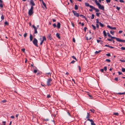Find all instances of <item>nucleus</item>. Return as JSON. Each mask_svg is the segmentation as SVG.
<instances>
[{"instance_id": "f257e3e1", "label": "nucleus", "mask_w": 125, "mask_h": 125, "mask_svg": "<svg viewBox=\"0 0 125 125\" xmlns=\"http://www.w3.org/2000/svg\"><path fill=\"white\" fill-rule=\"evenodd\" d=\"M33 7L31 6L30 9L28 11V14L29 15H31L33 13Z\"/></svg>"}, {"instance_id": "f03ea898", "label": "nucleus", "mask_w": 125, "mask_h": 125, "mask_svg": "<svg viewBox=\"0 0 125 125\" xmlns=\"http://www.w3.org/2000/svg\"><path fill=\"white\" fill-rule=\"evenodd\" d=\"M34 45L36 47H38V40L35 38H34L33 40L32 41Z\"/></svg>"}, {"instance_id": "7ed1b4c3", "label": "nucleus", "mask_w": 125, "mask_h": 125, "mask_svg": "<svg viewBox=\"0 0 125 125\" xmlns=\"http://www.w3.org/2000/svg\"><path fill=\"white\" fill-rule=\"evenodd\" d=\"M52 81V80L50 78L48 79L47 81V85L49 86L51 85V83Z\"/></svg>"}, {"instance_id": "20e7f679", "label": "nucleus", "mask_w": 125, "mask_h": 125, "mask_svg": "<svg viewBox=\"0 0 125 125\" xmlns=\"http://www.w3.org/2000/svg\"><path fill=\"white\" fill-rule=\"evenodd\" d=\"M72 11L74 15L76 16V17H79V14L78 13H77L76 11L74 10H73Z\"/></svg>"}, {"instance_id": "39448f33", "label": "nucleus", "mask_w": 125, "mask_h": 125, "mask_svg": "<svg viewBox=\"0 0 125 125\" xmlns=\"http://www.w3.org/2000/svg\"><path fill=\"white\" fill-rule=\"evenodd\" d=\"M32 26L34 29V33L35 34L37 33V31L36 27L34 25H33Z\"/></svg>"}, {"instance_id": "423d86ee", "label": "nucleus", "mask_w": 125, "mask_h": 125, "mask_svg": "<svg viewBox=\"0 0 125 125\" xmlns=\"http://www.w3.org/2000/svg\"><path fill=\"white\" fill-rule=\"evenodd\" d=\"M99 8L103 10H104V6H102L100 4L98 6Z\"/></svg>"}, {"instance_id": "0eeeda50", "label": "nucleus", "mask_w": 125, "mask_h": 125, "mask_svg": "<svg viewBox=\"0 0 125 125\" xmlns=\"http://www.w3.org/2000/svg\"><path fill=\"white\" fill-rule=\"evenodd\" d=\"M91 7H92V9L95 10L96 12H98L99 11V10L98 9L96 8L93 6Z\"/></svg>"}, {"instance_id": "6e6552de", "label": "nucleus", "mask_w": 125, "mask_h": 125, "mask_svg": "<svg viewBox=\"0 0 125 125\" xmlns=\"http://www.w3.org/2000/svg\"><path fill=\"white\" fill-rule=\"evenodd\" d=\"M85 5L87 7H90L91 9H92V7H91L93 6L91 5H89V3L88 2H85Z\"/></svg>"}, {"instance_id": "1a4fd4ad", "label": "nucleus", "mask_w": 125, "mask_h": 125, "mask_svg": "<svg viewBox=\"0 0 125 125\" xmlns=\"http://www.w3.org/2000/svg\"><path fill=\"white\" fill-rule=\"evenodd\" d=\"M30 3L32 5L31 6H35V4L34 3V1L33 0H31L30 1Z\"/></svg>"}, {"instance_id": "9d476101", "label": "nucleus", "mask_w": 125, "mask_h": 125, "mask_svg": "<svg viewBox=\"0 0 125 125\" xmlns=\"http://www.w3.org/2000/svg\"><path fill=\"white\" fill-rule=\"evenodd\" d=\"M107 27L113 30H116V28L115 27H112L110 26L109 25H108L107 26Z\"/></svg>"}, {"instance_id": "9b49d317", "label": "nucleus", "mask_w": 125, "mask_h": 125, "mask_svg": "<svg viewBox=\"0 0 125 125\" xmlns=\"http://www.w3.org/2000/svg\"><path fill=\"white\" fill-rule=\"evenodd\" d=\"M88 121H90L91 122V125H95V124L94 123V121H93L92 119H89Z\"/></svg>"}, {"instance_id": "f8f14e48", "label": "nucleus", "mask_w": 125, "mask_h": 125, "mask_svg": "<svg viewBox=\"0 0 125 125\" xmlns=\"http://www.w3.org/2000/svg\"><path fill=\"white\" fill-rule=\"evenodd\" d=\"M116 40L117 41L119 42H123V40H122L120 39V38H116Z\"/></svg>"}, {"instance_id": "ddd939ff", "label": "nucleus", "mask_w": 125, "mask_h": 125, "mask_svg": "<svg viewBox=\"0 0 125 125\" xmlns=\"http://www.w3.org/2000/svg\"><path fill=\"white\" fill-rule=\"evenodd\" d=\"M90 114L89 113H87V115L86 117V118L87 119V120L88 121L89 119H90L89 118H90Z\"/></svg>"}, {"instance_id": "4468645a", "label": "nucleus", "mask_w": 125, "mask_h": 125, "mask_svg": "<svg viewBox=\"0 0 125 125\" xmlns=\"http://www.w3.org/2000/svg\"><path fill=\"white\" fill-rule=\"evenodd\" d=\"M0 7L1 8L3 7V5L2 4L3 1L1 0H0Z\"/></svg>"}, {"instance_id": "2eb2a0df", "label": "nucleus", "mask_w": 125, "mask_h": 125, "mask_svg": "<svg viewBox=\"0 0 125 125\" xmlns=\"http://www.w3.org/2000/svg\"><path fill=\"white\" fill-rule=\"evenodd\" d=\"M61 26V24L60 22H58L57 25V27L58 29L60 28Z\"/></svg>"}, {"instance_id": "dca6fc26", "label": "nucleus", "mask_w": 125, "mask_h": 125, "mask_svg": "<svg viewBox=\"0 0 125 125\" xmlns=\"http://www.w3.org/2000/svg\"><path fill=\"white\" fill-rule=\"evenodd\" d=\"M30 38L31 41H32L33 37L31 34H30Z\"/></svg>"}, {"instance_id": "f3484780", "label": "nucleus", "mask_w": 125, "mask_h": 125, "mask_svg": "<svg viewBox=\"0 0 125 125\" xmlns=\"http://www.w3.org/2000/svg\"><path fill=\"white\" fill-rule=\"evenodd\" d=\"M95 2L96 3V5L98 6L100 4L98 2V1L97 0H95Z\"/></svg>"}, {"instance_id": "a211bd4d", "label": "nucleus", "mask_w": 125, "mask_h": 125, "mask_svg": "<svg viewBox=\"0 0 125 125\" xmlns=\"http://www.w3.org/2000/svg\"><path fill=\"white\" fill-rule=\"evenodd\" d=\"M103 34L105 37L107 35L106 32L105 30L104 31H103Z\"/></svg>"}, {"instance_id": "6ab92c4d", "label": "nucleus", "mask_w": 125, "mask_h": 125, "mask_svg": "<svg viewBox=\"0 0 125 125\" xmlns=\"http://www.w3.org/2000/svg\"><path fill=\"white\" fill-rule=\"evenodd\" d=\"M74 9L76 10H77L78 9V6H77V5L75 4V7H74Z\"/></svg>"}, {"instance_id": "aec40b11", "label": "nucleus", "mask_w": 125, "mask_h": 125, "mask_svg": "<svg viewBox=\"0 0 125 125\" xmlns=\"http://www.w3.org/2000/svg\"><path fill=\"white\" fill-rule=\"evenodd\" d=\"M42 3L43 5L44 6L46 9L47 7H46V5L45 3L43 1V2Z\"/></svg>"}, {"instance_id": "412c9836", "label": "nucleus", "mask_w": 125, "mask_h": 125, "mask_svg": "<svg viewBox=\"0 0 125 125\" xmlns=\"http://www.w3.org/2000/svg\"><path fill=\"white\" fill-rule=\"evenodd\" d=\"M46 38L45 36H43L42 38V40L43 42H44V41H46Z\"/></svg>"}, {"instance_id": "4be33fe9", "label": "nucleus", "mask_w": 125, "mask_h": 125, "mask_svg": "<svg viewBox=\"0 0 125 125\" xmlns=\"http://www.w3.org/2000/svg\"><path fill=\"white\" fill-rule=\"evenodd\" d=\"M56 36L59 39L60 38V34L59 33H57L56 34Z\"/></svg>"}, {"instance_id": "5701e85b", "label": "nucleus", "mask_w": 125, "mask_h": 125, "mask_svg": "<svg viewBox=\"0 0 125 125\" xmlns=\"http://www.w3.org/2000/svg\"><path fill=\"white\" fill-rule=\"evenodd\" d=\"M99 25L100 26L102 27H104V25L103 24L101 23V22H100L99 23Z\"/></svg>"}, {"instance_id": "b1692460", "label": "nucleus", "mask_w": 125, "mask_h": 125, "mask_svg": "<svg viewBox=\"0 0 125 125\" xmlns=\"http://www.w3.org/2000/svg\"><path fill=\"white\" fill-rule=\"evenodd\" d=\"M48 39L50 40H51V34H49L48 35Z\"/></svg>"}, {"instance_id": "393cba45", "label": "nucleus", "mask_w": 125, "mask_h": 125, "mask_svg": "<svg viewBox=\"0 0 125 125\" xmlns=\"http://www.w3.org/2000/svg\"><path fill=\"white\" fill-rule=\"evenodd\" d=\"M92 27H93L94 30H95L96 29V28L95 26L93 24H92Z\"/></svg>"}, {"instance_id": "a878e982", "label": "nucleus", "mask_w": 125, "mask_h": 125, "mask_svg": "<svg viewBox=\"0 0 125 125\" xmlns=\"http://www.w3.org/2000/svg\"><path fill=\"white\" fill-rule=\"evenodd\" d=\"M114 32H115L114 31H110V33L113 35L114 34Z\"/></svg>"}, {"instance_id": "bb28decb", "label": "nucleus", "mask_w": 125, "mask_h": 125, "mask_svg": "<svg viewBox=\"0 0 125 125\" xmlns=\"http://www.w3.org/2000/svg\"><path fill=\"white\" fill-rule=\"evenodd\" d=\"M72 57L73 58V59L75 60L76 61H77V60L76 58L74 56H72Z\"/></svg>"}, {"instance_id": "cd10ccee", "label": "nucleus", "mask_w": 125, "mask_h": 125, "mask_svg": "<svg viewBox=\"0 0 125 125\" xmlns=\"http://www.w3.org/2000/svg\"><path fill=\"white\" fill-rule=\"evenodd\" d=\"M101 51V50H99L98 51H95V54H97L98 53H99V52H100Z\"/></svg>"}, {"instance_id": "c85d7f7f", "label": "nucleus", "mask_w": 125, "mask_h": 125, "mask_svg": "<svg viewBox=\"0 0 125 125\" xmlns=\"http://www.w3.org/2000/svg\"><path fill=\"white\" fill-rule=\"evenodd\" d=\"M90 111L92 112L93 113H94V109H91L90 110Z\"/></svg>"}, {"instance_id": "c756f323", "label": "nucleus", "mask_w": 125, "mask_h": 125, "mask_svg": "<svg viewBox=\"0 0 125 125\" xmlns=\"http://www.w3.org/2000/svg\"><path fill=\"white\" fill-rule=\"evenodd\" d=\"M79 16L80 17H82L83 18H85V16H84L82 14H80V15H79Z\"/></svg>"}, {"instance_id": "7c9ffc66", "label": "nucleus", "mask_w": 125, "mask_h": 125, "mask_svg": "<svg viewBox=\"0 0 125 125\" xmlns=\"http://www.w3.org/2000/svg\"><path fill=\"white\" fill-rule=\"evenodd\" d=\"M118 113H113L114 115L117 116H118Z\"/></svg>"}, {"instance_id": "2f4dec72", "label": "nucleus", "mask_w": 125, "mask_h": 125, "mask_svg": "<svg viewBox=\"0 0 125 125\" xmlns=\"http://www.w3.org/2000/svg\"><path fill=\"white\" fill-rule=\"evenodd\" d=\"M119 61L123 62H125V60H124L120 59Z\"/></svg>"}, {"instance_id": "473e14b6", "label": "nucleus", "mask_w": 125, "mask_h": 125, "mask_svg": "<svg viewBox=\"0 0 125 125\" xmlns=\"http://www.w3.org/2000/svg\"><path fill=\"white\" fill-rule=\"evenodd\" d=\"M111 38L112 39H115L116 40V38H117V37H112V36Z\"/></svg>"}, {"instance_id": "72a5a7b5", "label": "nucleus", "mask_w": 125, "mask_h": 125, "mask_svg": "<svg viewBox=\"0 0 125 125\" xmlns=\"http://www.w3.org/2000/svg\"><path fill=\"white\" fill-rule=\"evenodd\" d=\"M94 14H92V17L91 19H94Z\"/></svg>"}, {"instance_id": "f704fd0d", "label": "nucleus", "mask_w": 125, "mask_h": 125, "mask_svg": "<svg viewBox=\"0 0 125 125\" xmlns=\"http://www.w3.org/2000/svg\"><path fill=\"white\" fill-rule=\"evenodd\" d=\"M118 94L120 95L125 94V92L123 93H118Z\"/></svg>"}, {"instance_id": "c9c22d12", "label": "nucleus", "mask_w": 125, "mask_h": 125, "mask_svg": "<svg viewBox=\"0 0 125 125\" xmlns=\"http://www.w3.org/2000/svg\"><path fill=\"white\" fill-rule=\"evenodd\" d=\"M107 34L108 35V36L109 37L111 38V35L109 33V32H107Z\"/></svg>"}, {"instance_id": "e433bc0d", "label": "nucleus", "mask_w": 125, "mask_h": 125, "mask_svg": "<svg viewBox=\"0 0 125 125\" xmlns=\"http://www.w3.org/2000/svg\"><path fill=\"white\" fill-rule=\"evenodd\" d=\"M122 71L123 72H125V68H122Z\"/></svg>"}, {"instance_id": "4c0bfd02", "label": "nucleus", "mask_w": 125, "mask_h": 125, "mask_svg": "<svg viewBox=\"0 0 125 125\" xmlns=\"http://www.w3.org/2000/svg\"><path fill=\"white\" fill-rule=\"evenodd\" d=\"M107 67L106 66H105L104 67V69L105 71H106L107 70Z\"/></svg>"}, {"instance_id": "58836bf2", "label": "nucleus", "mask_w": 125, "mask_h": 125, "mask_svg": "<svg viewBox=\"0 0 125 125\" xmlns=\"http://www.w3.org/2000/svg\"><path fill=\"white\" fill-rule=\"evenodd\" d=\"M106 61H107L108 62H111L110 60L109 59H106Z\"/></svg>"}, {"instance_id": "ea45409f", "label": "nucleus", "mask_w": 125, "mask_h": 125, "mask_svg": "<svg viewBox=\"0 0 125 125\" xmlns=\"http://www.w3.org/2000/svg\"><path fill=\"white\" fill-rule=\"evenodd\" d=\"M107 40L109 41H111L112 40V38L111 39H110L109 38H107Z\"/></svg>"}, {"instance_id": "a19ab883", "label": "nucleus", "mask_w": 125, "mask_h": 125, "mask_svg": "<svg viewBox=\"0 0 125 125\" xmlns=\"http://www.w3.org/2000/svg\"><path fill=\"white\" fill-rule=\"evenodd\" d=\"M4 17L3 15H2L1 17V19L2 20L4 19Z\"/></svg>"}, {"instance_id": "79ce46f5", "label": "nucleus", "mask_w": 125, "mask_h": 125, "mask_svg": "<svg viewBox=\"0 0 125 125\" xmlns=\"http://www.w3.org/2000/svg\"><path fill=\"white\" fill-rule=\"evenodd\" d=\"M100 14V13H96V14L97 16L98 17L99 16V15Z\"/></svg>"}, {"instance_id": "37998d69", "label": "nucleus", "mask_w": 125, "mask_h": 125, "mask_svg": "<svg viewBox=\"0 0 125 125\" xmlns=\"http://www.w3.org/2000/svg\"><path fill=\"white\" fill-rule=\"evenodd\" d=\"M111 0H106V2L107 3H109L110 2Z\"/></svg>"}, {"instance_id": "c03bdc74", "label": "nucleus", "mask_w": 125, "mask_h": 125, "mask_svg": "<svg viewBox=\"0 0 125 125\" xmlns=\"http://www.w3.org/2000/svg\"><path fill=\"white\" fill-rule=\"evenodd\" d=\"M78 67L79 68V70L80 72H81V69L80 66H78Z\"/></svg>"}, {"instance_id": "a18cd8bd", "label": "nucleus", "mask_w": 125, "mask_h": 125, "mask_svg": "<svg viewBox=\"0 0 125 125\" xmlns=\"http://www.w3.org/2000/svg\"><path fill=\"white\" fill-rule=\"evenodd\" d=\"M27 34L26 33H25L24 35V37L25 38L27 36Z\"/></svg>"}, {"instance_id": "49530a36", "label": "nucleus", "mask_w": 125, "mask_h": 125, "mask_svg": "<svg viewBox=\"0 0 125 125\" xmlns=\"http://www.w3.org/2000/svg\"><path fill=\"white\" fill-rule=\"evenodd\" d=\"M121 49L123 50H125V47H122Z\"/></svg>"}, {"instance_id": "de8ad7c7", "label": "nucleus", "mask_w": 125, "mask_h": 125, "mask_svg": "<svg viewBox=\"0 0 125 125\" xmlns=\"http://www.w3.org/2000/svg\"><path fill=\"white\" fill-rule=\"evenodd\" d=\"M53 26L54 28H55L56 27V25L55 23H54L53 24Z\"/></svg>"}, {"instance_id": "09e8293b", "label": "nucleus", "mask_w": 125, "mask_h": 125, "mask_svg": "<svg viewBox=\"0 0 125 125\" xmlns=\"http://www.w3.org/2000/svg\"><path fill=\"white\" fill-rule=\"evenodd\" d=\"M5 25H8L9 24V23L5 21Z\"/></svg>"}, {"instance_id": "8fccbe9b", "label": "nucleus", "mask_w": 125, "mask_h": 125, "mask_svg": "<svg viewBox=\"0 0 125 125\" xmlns=\"http://www.w3.org/2000/svg\"><path fill=\"white\" fill-rule=\"evenodd\" d=\"M106 55L107 56H111L110 54V53H108L107 54H106Z\"/></svg>"}, {"instance_id": "3c124183", "label": "nucleus", "mask_w": 125, "mask_h": 125, "mask_svg": "<svg viewBox=\"0 0 125 125\" xmlns=\"http://www.w3.org/2000/svg\"><path fill=\"white\" fill-rule=\"evenodd\" d=\"M96 22L97 23H99H99L100 22H99L98 19H96Z\"/></svg>"}, {"instance_id": "603ef678", "label": "nucleus", "mask_w": 125, "mask_h": 125, "mask_svg": "<svg viewBox=\"0 0 125 125\" xmlns=\"http://www.w3.org/2000/svg\"><path fill=\"white\" fill-rule=\"evenodd\" d=\"M116 9L118 10H120V8L119 7H118L117 6H116Z\"/></svg>"}, {"instance_id": "864d4df0", "label": "nucleus", "mask_w": 125, "mask_h": 125, "mask_svg": "<svg viewBox=\"0 0 125 125\" xmlns=\"http://www.w3.org/2000/svg\"><path fill=\"white\" fill-rule=\"evenodd\" d=\"M49 120V119H43V120L44 121H48Z\"/></svg>"}, {"instance_id": "5fc2aeb1", "label": "nucleus", "mask_w": 125, "mask_h": 125, "mask_svg": "<svg viewBox=\"0 0 125 125\" xmlns=\"http://www.w3.org/2000/svg\"><path fill=\"white\" fill-rule=\"evenodd\" d=\"M75 62V61L74 60L72 61L71 62V63L73 64Z\"/></svg>"}, {"instance_id": "6e6d98bb", "label": "nucleus", "mask_w": 125, "mask_h": 125, "mask_svg": "<svg viewBox=\"0 0 125 125\" xmlns=\"http://www.w3.org/2000/svg\"><path fill=\"white\" fill-rule=\"evenodd\" d=\"M33 72L34 73H36L37 72V71L36 70H34Z\"/></svg>"}, {"instance_id": "4d7b16f0", "label": "nucleus", "mask_w": 125, "mask_h": 125, "mask_svg": "<svg viewBox=\"0 0 125 125\" xmlns=\"http://www.w3.org/2000/svg\"><path fill=\"white\" fill-rule=\"evenodd\" d=\"M87 29V28L86 27H85L84 28V30L85 31H86V30Z\"/></svg>"}, {"instance_id": "13d9d810", "label": "nucleus", "mask_w": 125, "mask_h": 125, "mask_svg": "<svg viewBox=\"0 0 125 125\" xmlns=\"http://www.w3.org/2000/svg\"><path fill=\"white\" fill-rule=\"evenodd\" d=\"M51 97V96L50 95H48L47 96V97L48 98H49Z\"/></svg>"}, {"instance_id": "bf43d9fd", "label": "nucleus", "mask_w": 125, "mask_h": 125, "mask_svg": "<svg viewBox=\"0 0 125 125\" xmlns=\"http://www.w3.org/2000/svg\"><path fill=\"white\" fill-rule=\"evenodd\" d=\"M96 25L97 28H98L99 27V25L97 24H96Z\"/></svg>"}, {"instance_id": "052dcab7", "label": "nucleus", "mask_w": 125, "mask_h": 125, "mask_svg": "<svg viewBox=\"0 0 125 125\" xmlns=\"http://www.w3.org/2000/svg\"><path fill=\"white\" fill-rule=\"evenodd\" d=\"M73 42H75V40L74 38H73Z\"/></svg>"}, {"instance_id": "680f3d73", "label": "nucleus", "mask_w": 125, "mask_h": 125, "mask_svg": "<svg viewBox=\"0 0 125 125\" xmlns=\"http://www.w3.org/2000/svg\"><path fill=\"white\" fill-rule=\"evenodd\" d=\"M119 1L121 2H124V1L123 0H119Z\"/></svg>"}, {"instance_id": "e2e57ef3", "label": "nucleus", "mask_w": 125, "mask_h": 125, "mask_svg": "<svg viewBox=\"0 0 125 125\" xmlns=\"http://www.w3.org/2000/svg\"><path fill=\"white\" fill-rule=\"evenodd\" d=\"M118 73L119 74V75H120V74H122V72H118Z\"/></svg>"}, {"instance_id": "0e129e2a", "label": "nucleus", "mask_w": 125, "mask_h": 125, "mask_svg": "<svg viewBox=\"0 0 125 125\" xmlns=\"http://www.w3.org/2000/svg\"><path fill=\"white\" fill-rule=\"evenodd\" d=\"M2 102L3 103H5L6 102V100H3L2 101Z\"/></svg>"}, {"instance_id": "69168bd1", "label": "nucleus", "mask_w": 125, "mask_h": 125, "mask_svg": "<svg viewBox=\"0 0 125 125\" xmlns=\"http://www.w3.org/2000/svg\"><path fill=\"white\" fill-rule=\"evenodd\" d=\"M22 51L23 52H24L25 51V49L24 48L22 49Z\"/></svg>"}, {"instance_id": "338daca9", "label": "nucleus", "mask_w": 125, "mask_h": 125, "mask_svg": "<svg viewBox=\"0 0 125 125\" xmlns=\"http://www.w3.org/2000/svg\"><path fill=\"white\" fill-rule=\"evenodd\" d=\"M104 69H101L100 70V71L102 72H104Z\"/></svg>"}, {"instance_id": "774afa93", "label": "nucleus", "mask_w": 125, "mask_h": 125, "mask_svg": "<svg viewBox=\"0 0 125 125\" xmlns=\"http://www.w3.org/2000/svg\"><path fill=\"white\" fill-rule=\"evenodd\" d=\"M71 24H72V26L73 27H74V24H73V22H72L71 23Z\"/></svg>"}]
</instances>
